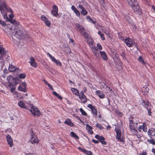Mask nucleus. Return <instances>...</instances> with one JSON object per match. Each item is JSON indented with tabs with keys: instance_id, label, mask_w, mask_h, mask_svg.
I'll return each mask as SVG.
<instances>
[{
	"instance_id": "nucleus-1",
	"label": "nucleus",
	"mask_w": 155,
	"mask_h": 155,
	"mask_svg": "<svg viewBox=\"0 0 155 155\" xmlns=\"http://www.w3.org/2000/svg\"><path fill=\"white\" fill-rule=\"evenodd\" d=\"M27 35L26 32L22 28L17 27L15 28L14 34L13 36L15 38L19 39L24 38Z\"/></svg>"
},
{
	"instance_id": "nucleus-2",
	"label": "nucleus",
	"mask_w": 155,
	"mask_h": 155,
	"mask_svg": "<svg viewBox=\"0 0 155 155\" xmlns=\"http://www.w3.org/2000/svg\"><path fill=\"white\" fill-rule=\"evenodd\" d=\"M3 26L4 27L3 30L5 32L8 34L13 35L15 31L14 28L12 26V25H6L5 24V25Z\"/></svg>"
},
{
	"instance_id": "nucleus-3",
	"label": "nucleus",
	"mask_w": 155,
	"mask_h": 155,
	"mask_svg": "<svg viewBox=\"0 0 155 155\" xmlns=\"http://www.w3.org/2000/svg\"><path fill=\"white\" fill-rule=\"evenodd\" d=\"M8 7L6 5L4 0H0V11L2 14H3V11L8 10Z\"/></svg>"
},
{
	"instance_id": "nucleus-4",
	"label": "nucleus",
	"mask_w": 155,
	"mask_h": 155,
	"mask_svg": "<svg viewBox=\"0 0 155 155\" xmlns=\"http://www.w3.org/2000/svg\"><path fill=\"white\" fill-rule=\"evenodd\" d=\"M7 51L2 47H0V60L1 62H4V58H5Z\"/></svg>"
},
{
	"instance_id": "nucleus-5",
	"label": "nucleus",
	"mask_w": 155,
	"mask_h": 155,
	"mask_svg": "<svg viewBox=\"0 0 155 155\" xmlns=\"http://www.w3.org/2000/svg\"><path fill=\"white\" fill-rule=\"evenodd\" d=\"M129 127L130 130L132 133L134 135H136L138 132L137 130H136V126L134 125V121L133 120H130L129 122Z\"/></svg>"
},
{
	"instance_id": "nucleus-6",
	"label": "nucleus",
	"mask_w": 155,
	"mask_h": 155,
	"mask_svg": "<svg viewBox=\"0 0 155 155\" xmlns=\"http://www.w3.org/2000/svg\"><path fill=\"white\" fill-rule=\"evenodd\" d=\"M115 131L116 133V139L118 140V141H120L123 143H124V140L123 138H121V132L120 130L117 129L115 128Z\"/></svg>"
},
{
	"instance_id": "nucleus-7",
	"label": "nucleus",
	"mask_w": 155,
	"mask_h": 155,
	"mask_svg": "<svg viewBox=\"0 0 155 155\" xmlns=\"http://www.w3.org/2000/svg\"><path fill=\"white\" fill-rule=\"evenodd\" d=\"M30 110L34 116H38L40 115V111L35 106L31 107Z\"/></svg>"
},
{
	"instance_id": "nucleus-8",
	"label": "nucleus",
	"mask_w": 155,
	"mask_h": 155,
	"mask_svg": "<svg viewBox=\"0 0 155 155\" xmlns=\"http://www.w3.org/2000/svg\"><path fill=\"white\" fill-rule=\"evenodd\" d=\"M132 9L134 10V12L137 14H141L142 12L141 9L140 8L139 5L138 3L131 7Z\"/></svg>"
},
{
	"instance_id": "nucleus-9",
	"label": "nucleus",
	"mask_w": 155,
	"mask_h": 155,
	"mask_svg": "<svg viewBox=\"0 0 155 155\" xmlns=\"http://www.w3.org/2000/svg\"><path fill=\"white\" fill-rule=\"evenodd\" d=\"M26 84L25 82H22L18 87V90L24 92L26 91Z\"/></svg>"
},
{
	"instance_id": "nucleus-10",
	"label": "nucleus",
	"mask_w": 155,
	"mask_h": 155,
	"mask_svg": "<svg viewBox=\"0 0 155 155\" xmlns=\"http://www.w3.org/2000/svg\"><path fill=\"white\" fill-rule=\"evenodd\" d=\"M58 8L55 5L53 6L52 10L51 12V14L54 16L57 17L58 16Z\"/></svg>"
},
{
	"instance_id": "nucleus-11",
	"label": "nucleus",
	"mask_w": 155,
	"mask_h": 155,
	"mask_svg": "<svg viewBox=\"0 0 155 155\" xmlns=\"http://www.w3.org/2000/svg\"><path fill=\"white\" fill-rule=\"evenodd\" d=\"M41 19L44 23L48 27H49L51 25V23L45 15H43L41 17Z\"/></svg>"
},
{
	"instance_id": "nucleus-12",
	"label": "nucleus",
	"mask_w": 155,
	"mask_h": 155,
	"mask_svg": "<svg viewBox=\"0 0 155 155\" xmlns=\"http://www.w3.org/2000/svg\"><path fill=\"white\" fill-rule=\"evenodd\" d=\"M30 141L32 144L34 143H37L39 141L37 137L35 134H33L31 135V137L30 139Z\"/></svg>"
},
{
	"instance_id": "nucleus-13",
	"label": "nucleus",
	"mask_w": 155,
	"mask_h": 155,
	"mask_svg": "<svg viewBox=\"0 0 155 155\" xmlns=\"http://www.w3.org/2000/svg\"><path fill=\"white\" fill-rule=\"evenodd\" d=\"M95 138L98 140L100 142L104 145H105L106 143V142L104 141L105 139L102 136H99L97 134L95 135Z\"/></svg>"
},
{
	"instance_id": "nucleus-14",
	"label": "nucleus",
	"mask_w": 155,
	"mask_h": 155,
	"mask_svg": "<svg viewBox=\"0 0 155 155\" xmlns=\"http://www.w3.org/2000/svg\"><path fill=\"white\" fill-rule=\"evenodd\" d=\"M125 42L129 47H132L133 45V41L130 38H127L125 40Z\"/></svg>"
},
{
	"instance_id": "nucleus-15",
	"label": "nucleus",
	"mask_w": 155,
	"mask_h": 155,
	"mask_svg": "<svg viewBox=\"0 0 155 155\" xmlns=\"http://www.w3.org/2000/svg\"><path fill=\"white\" fill-rule=\"evenodd\" d=\"M29 60V62L30 63L31 65L34 68H36L37 66V64L35 62L34 58L32 57H31Z\"/></svg>"
},
{
	"instance_id": "nucleus-16",
	"label": "nucleus",
	"mask_w": 155,
	"mask_h": 155,
	"mask_svg": "<svg viewBox=\"0 0 155 155\" xmlns=\"http://www.w3.org/2000/svg\"><path fill=\"white\" fill-rule=\"evenodd\" d=\"M78 149L87 155H92V153L91 151L86 150L80 147H79L78 148Z\"/></svg>"
},
{
	"instance_id": "nucleus-17",
	"label": "nucleus",
	"mask_w": 155,
	"mask_h": 155,
	"mask_svg": "<svg viewBox=\"0 0 155 155\" xmlns=\"http://www.w3.org/2000/svg\"><path fill=\"white\" fill-rule=\"evenodd\" d=\"M7 140L8 144L10 145V147L13 146V141L11 136L9 135L6 137Z\"/></svg>"
},
{
	"instance_id": "nucleus-18",
	"label": "nucleus",
	"mask_w": 155,
	"mask_h": 155,
	"mask_svg": "<svg viewBox=\"0 0 155 155\" xmlns=\"http://www.w3.org/2000/svg\"><path fill=\"white\" fill-rule=\"evenodd\" d=\"M76 28L79 30L81 33H84L85 31L84 28L79 24L77 23L75 25Z\"/></svg>"
},
{
	"instance_id": "nucleus-19",
	"label": "nucleus",
	"mask_w": 155,
	"mask_h": 155,
	"mask_svg": "<svg viewBox=\"0 0 155 155\" xmlns=\"http://www.w3.org/2000/svg\"><path fill=\"white\" fill-rule=\"evenodd\" d=\"M7 79L8 82L10 84H13L14 83V78L11 75L7 77Z\"/></svg>"
},
{
	"instance_id": "nucleus-20",
	"label": "nucleus",
	"mask_w": 155,
	"mask_h": 155,
	"mask_svg": "<svg viewBox=\"0 0 155 155\" xmlns=\"http://www.w3.org/2000/svg\"><path fill=\"white\" fill-rule=\"evenodd\" d=\"M148 134L150 137L155 136V129L151 128L149 129L148 131Z\"/></svg>"
},
{
	"instance_id": "nucleus-21",
	"label": "nucleus",
	"mask_w": 155,
	"mask_h": 155,
	"mask_svg": "<svg viewBox=\"0 0 155 155\" xmlns=\"http://www.w3.org/2000/svg\"><path fill=\"white\" fill-rule=\"evenodd\" d=\"M87 41L89 44V45L92 48L94 47V46L93 45V41L92 39L90 37L87 38Z\"/></svg>"
},
{
	"instance_id": "nucleus-22",
	"label": "nucleus",
	"mask_w": 155,
	"mask_h": 155,
	"mask_svg": "<svg viewBox=\"0 0 155 155\" xmlns=\"http://www.w3.org/2000/svg\"><path fill=\"white\" fill-rule=\"evenodd\" d=\"M139 130L140 131V130H143L144 132H146L147 131V127L145 124H143L140 126L139 127Z\"/></svg>"
},
{
	"instance_id": "nucleus-23",
	"label": "nucleus",
	"mask_w": 155,
	"mask_h": 155,
	"mask_svg": "<svg viewBox=\"0 0 155 155\" xmlns=\"http://www.w3.org/2000/svg\"><path fill=\"white\" fill-rule=\"evenodd\" d=\"M100 53L103 59L105 61H107V57L105 52L104 51H100Z\"/></svg>"
},
{
	"instance_id": "nucleus-24",
	"label": "nucleus",
	"mask_w": 155,
	"mask_h": 155,
	"mask_svg": "<svg viewBox=\"0 0 155 155\" xmlns=\"http://www.w3.org/2000/svg\"><path fill=\"white\" fill-rule=\"evenodd\" d=\"M141 104L144 107H145L146 108H147V107H151V104L149 102L147 101H143V102L141 103Z\"/></svg>"
},
{
	"instance_id": "nucleus-25",
	"label": "nucleus",
	"mask_w": 155,
	"mask_h": 155,
	"mask_svg": "<svg viewBox=\"0 0 155 155\" xmlns=\"http://www.w3.org/2000/svg\"><path fill=\"white\" fill-rule=\"evenodd\" d=\"M96 94L100 98H103L105 97V95L101 91H96Z\"/></svg>"
},
{
	"instance_id": "nucleus-26",
	"label": "nucleus",
	"mask_w": 155,
	"mask_h": 155,
	"mask_svg": "<svg viewBox=\"0 0 155 155\" xmlns=\"http://www.w3.org/2000/svg\"><path fill=\"white\" fill-rule=\"evenodd\" d=\"M86 129L87 130L88 132L90 134H93V131L92 129V128L89 125L87 124L86 126Z\"/></svg>"
},
{
	"instance_id": "nucleus-27",
	"label": "nucleus",
	"mask_w": 155,
	"mask_h": 155,
	"mask_svg": "<svg viewBox=\"0 0 155 155\" xmlns=\"http://www.w3.org/2000/svg\"><path fill=\"white\" fill-rule=\"evenodd\" d=\"M127 1L128 4L131 7L137 3L136 0H127Z\"/></svg>"
},
{
	"instance_id": "nucleus-28",
	"label": "nucleus",
	"mask_w": 155,
	"mask_h": 155,
	"mask_svg": "<svg viewBox=\"0 0 155 155\" xmlns=\"http://www.w3.org/2000/svg\"><path fill=\"white\" fill-rule=\"evenodd\" d=\"M8 70L10 72H15L18 70V69L15 68V67L13 65H10L9 66Z\"/></svg>"
},
{
	"instance_id": "nucleus-29",
	"label": "nucleus",
	"mask_w": 155,
	"mask_h": 155,
	"mask_svg": "<svg viewBox=\"0 0 155 155\" xmlns=\"http://www.w3.org/2000/svg\"><path fill=\"white\" fill-rule=\"evenodd\" d=\"M18 105L21 108L26 109L25 104L22 101H20L18 103Z\"/></svg>"
},
{
	"instance_id": "nucleus-30",
	"label": "nucleus",
	"mask_w": 155,
	"mask_h": 155,
	"mask_svg": "<svg viewBox=\"0 0 155 155\" xmlns=\"http://www.w3.org/2000/svg\"><path fill=\"white\" fill-rule=\"evenodd\" d=\"M92 51L94 52V53L96 58H98L99 56V54L97 51V49L96 48H94V47L92 48Z\"/></svg>"
},
{
	"instance_id": "nucleus-31",
	"label": "nucleus",
	"mask_w": 155,
	"mask_h": 155,
	"mask_svg": "<svg viewBox=\"0 0 155 155\" xmlns=\"http://www.w3.org/2000/svg\"><path fill=\"white\" fill-rule=\"evenodd\" d=\"M70 134V136L73 138H74L75 139H79V137L77 136L74 132H71Z\"/></svg>"
},
{
	"instance_id": "nucleus-32",
	"label": "nucleus",
	"mask_w": 155,
	"mask_h": 155,
	"mask_svg": "<svg viewBox=\"0 0 155 155\" xmlns=\"http://www.w3.org/2000/svg\"><path fill=\"white\" fill-rule=\"evenodd\" d=\"M9 21L12 23L14 24V25L17 26L19 25V23L18 21H16L15 20L11 19L9 20Z\"/></svg>"
},
{
	"instance_id": "nucleus-33",
	"label": "nucleus",
	"mask_w": 155,
	"mask_h": 155,
	"mask_svg": "<svg viewBox=\"0 0 155 155\" xmlns=\"http://www.w3.org/2000/svg\"><path fill=\"white\" fill-rule=\"evenodd\" d=\"M86 97L85 95L84 94L82 91H81L79 94V98L80 100H82V98H84V101L85 100V98Z\"/></svg>"
},
{
	"instance_id": "nucleus-34",
	"label": "nucleus",
	"mask_w": 155,
	"mask_h": 155,
	"mask_svg": "<svg viewBox=\"0 0 155 155\" xmlns=\"http://www.w3.org/2000/svg\"><path fill=\"white\" fill-rule=\"evenodd\" d=\"M52 93L53 95L56 96L60 100H62V97H61L55 91H53Z\"/></svg>"
},
{
	"instance_id": "nucleus-35",
	"label": "nucleus",
	"mask_w": 155,
	"mask_h": 155,
	"mask_svg": "<svg viewBox=\"0 0 155 155\" xmlns=\"http://www.w3.org/2000/svg\"><path fill=\"white\" fill-rule=\"evenodd\" d=\"M26 75L25 74L21 73L18 75V77L20 79H24L26 77Z\"/></svg>"
},
{
	"instance_id": "nucleus-36",
	"label": "nucleus",
	"mask_w": 155,
	"mask_h": 155,
	"mask_svg": "<svg viewBox=\"0 0 155 155\" xmlns=\"http://www.w3.org/2000/svg\"><path fill=\"white\" fill-rule=\"evenodd\" d=\"M139 62L141 63L142 64H144L145 62L143 59V58L141 56H140L138 59Z\"/></svg>"
},
{
	"instance_id": "nucleus-37",
	"label": "nucleus",
	"mask_w": 155,
	"mask_h": 155,
	"mask_svg": "<svg viewBox=\"0 0 155 155\" xmlns=\"http://www.w3.org/2000/svg\"><path fill=\"white\" fill-rule=\"evenodd\" d=\"M71 90L72 92L75 94H77L79 93V91L77 89L74 88H71Z\"/></svg>"
},
{
	"instance_id": "nucleus-38",
	"label": "nucleus",
	"mask_w": 155,
	"mask_h": 155,
	"mask_svg": "<svg viewBox=\"0 0 155 155\" xmlns=\"http://www.w3.org/2000/svg\"><path fill=\"white\" fill-rule=\"evenodd\" d=\"M81 14L83 15H86L87 14V12L86 11L85 8L82 9L81 12Z\"/></svg>"
},
{
	"instance_id": "nucleus-39",
	"label": "nucleus",
	"mask_w": 155,
	"mask_h": 155,
	"mask_svg": "<svg viewBox=\"0 0 155 155\" xmlns=\"http://www.w3.org/2000/svg\"><path fill=\"white\" fill-rule=\"evenodd\" d=\"M147 141L153 145H155V141L153 139H147Z\"/></svg>"
},
{
	"instance_id": "nucleus-40",
	"label": "nucleus",
	"mask_w": 155,
	"mask_h": 155,
	"mask_svg": "<svg viewBox=\"0 0 155 155\" xmlns=\"http://www.w3.org/2000/svg\"><path fill=\"white\" fill-rule=\"evenodd\" d=\"M48 54V55L49 57L51 59L52 61L54 62L56 59L55 58L52 56L50 53H47Z\"/></svg>"
},
{
	"instance_id": "nucleus-41",
	"label": "nucleus",
	"mask_w": 155,
	"mask_h": 155,
	"mask_svg": "<svg viewBox=\"0 0 155 155\" xmlns=\"http://www.w3.org/2000/svg\"><path fill=\"white\" fill-rule=\"evenodd\" d=\"M48 54V55L49 57L51 59L52 61L54 62L56 59L55 58L52 56L50 53H47Z\"/></svg>"
},
{
	"instance_id": "nucleus-42",
	"label": "nucleus",
	"mask_w": 155,
	"mask_h": 155,
	"mask_svg": "<svg viewBox=\"0 0 155 155\" xmlns=\"http://www.w3.org/2000/svg\"><path fill=\"white\" fill-rule=\"evenodd\" d=\"M54 62L58 66H60L61 65V63L58 60L56 59Z\"/></svg>"
},
{
	"instance_id": "nucleus-43",
	"label": "nucleus",
	"mask_w": 155,
	"mask_h": 155,
	"mask_svg": "<svg viewBox=\"0 0 155 155\" xmlns=\"http://www.w3.org/2000/svg\"><path fill=\"white\" fill-rule=\"evenodd\" d=\"M82 34L83 35L84 37L86 39H87V38L90 37H89L88 34L87 33L85 32V31H84V33H82Z\"/></svg>"
},
{
	"instance_id": "nucleus-44",
	"label": "nucleus",
	"mask_w": 155,
	"mask_h": 155,
	"mask_svg": "<svg viewBox=\"0 0 155 155\" xmlns=\"http://www.w3.org/2000/svg\"><path fill=\"white\" fill-rule=\"evenodd\" d=\"M91 110L94 115H97V110L95 109V107H94Z\"/></svg>"
},
{
	"instance_id": "nucleus-45",
	"label": "nucleus",
	"mask_w": 155,
	"mask_h": 155,
	"mask_svg": "<svg viewBox=\"0 0 155 155\" xmlns=\"http://www.w3.org/2000/svg\"><path fill=\"white\" fill-rule=\"evenodd\" d=\"M96 127L99 128L100 130H102L103 129V127L99 123H97L96 124Z\"/></svg>"
},
{
	"instance_id": "nucleus-46",
	"label": "nucleus",
	"mask_w": 155,
	"mask_h": 155,
	"mask_svg": "<svg viewBox=\"0 0 155 155\" xmlns=\"http://www.w3.org/2000/svg\"><path fill=\"white\" fill-rule=\"evenodd\" d=\"M79 110L82 115H87L86 113L82 108H81Z\"/></svg>"
},
{
	"instance_id": "nucleus-47",
	"label": "nucleus",
	"mask_w": 155,
	"mask_h": 155,
	"mask_svg": "<svg viewBox=\"0 0 155 155\" xmlns=\"http://www.w3.org/2000/svg\"><path fill=\"white\" fill-rule=\"evenodd\" d=\"M69 43L70 45L71 46H73L74 44V40L72 39H70Z\"/></svg>"
},
{
	"instance_id": "nucleus-48",
	"label": "nucleus",
	"mask_w": 155,
	"mask_h": 155,
	"mask_svg": "<svg viewBox=\"0 0 155 155\" xmlns=\"http://www.w3.org/2000/svg\"><path fill=\"white\" fill-rule=\"evenodd\" d=\"M74 12L75 13L76 15L78 17H79L80 15V13L79 11L76 9L74 11Z\"/></svg>"
},
{
	"instance_id": "nucleus-49",
	"label": "nucleus",
	"mask_w": 155,
	"mask_h": 155,
	"mask_svg": "<svg viewBox=\"0 0 155 155\" xmlns=\"http://www.w3.org/2000/svg\"><path fill=\"white\" fill-rule=\"evenodd\" d=\"M68 125L70 126H72L74 125V124L69 119H68Z\"/></svg>"
},
{
	"instance_id": "nucleus-50",
	"label": "nucleus",
	"mask_w": 155,
	"mask_h": 155,
	"mask_svg": "<svg viewBox=\"0 0 155 155\" xmlns=\"http://www.w3.org/2000/svg\"><path fill=\"white\" fill-rule=\"evenodd\" d=\"M151 107H147V110H148V114L150 115H151V114H150L151 113Z\"/></svg>"
},
{
	"instance_id": "nucleus-51",
	"label": "nucleus",
	"mask_w": 155,
	"mask_h": 155,
	"mask_svg": "<svg viewBox=\"0 0 155 155\" xmlns=\"http://www.w3.org/2000/svg\"><path fill=\"white\" fill-rule=\"evenodd\" d=\"M87 18L89 20V21H91L93 24H95V22L93 20L91 19L89 17L87 16Z\"/></svg>"
},
{
	"instance_id": "nucleus-52",
	"label": "nucleus",
	"mask_w": 155,
	"mask_h": 155,
	"mask_svg": "<svg viewBox=\"0 0 155 155\" xmlns=\"http://www.w3.org/2000/svg\"><path fill=\"white\" fill-rule=\"evenodd\" d=\"M87 107L91 109V110L92 109H93L94 107L93 106L92 104H89L88 105Z\"/></svg>"
},
{
	"instance_id": "nucleus-53",
	"label": "nucleus",
	"mask_w": 155,
	"mask_h": 155,
	"mask_svg": "<svg viewBox=\"0 0 155 155\" xmlns=\"http://www.w3.org/2000/svg\"><path fill=\"white\" fill-rule=\"evenodd\" d=\"M125 18L126 20H127L128 21H130V18L127 15L125 16Z\"/></svg>"
},
{
	"instance_id": "nucleus-54",
	"label": "nucleus",
	"mask_w": 155,
	"mask_h": 155,
	"mask_svg": "<svg viewBox=\"0 0 155 155\" xmlns=\"http://www.w3.org/2000/svg\"><path fill=\"white\" fill-rule=\"evenodd\" d=\"M0 24L2 26H5V22L4 21H2L0 19Z\"/></svg>"
},
{
	"instance_id": "nucleus-55",
	"label": "nucleus",
	"mask_w": 155,
	"mask_h": 155,
	"mask_svg": "<svg viewBox=\"0 0 155 155\" xmlns=\"http://www.w3.org/2000/svg\"><path fill=\"white\" fill-rule=\"evenodd\" d=\"M97 48H98V49L99 50H101L102 49V48L101 46V45L99 44H97Z\"/></svg>"
},
{
	"instance_id": "nucleus-56",
	"label": "nucleus",
	"mask_w": 155,
	"mask_h": 155,
	"mask_svg": "<svg viewBox=\"0 0 155 155\" xmlns=\"http://www.w3.org/2000/svg\"><path fill=\"white\" fill-rule=\"evenodd\" d=\"M100 37H101V39L104 40H105V38L104 37V35L103 34H102L101 35H100Z\"/></svg>"
},
{
	"instance_id": "nucleus-57",
	"label": "nucleus",
	"mask_w": 155,
	"mask_h": 155,
	"mask_svg": "<svg viewBox=\"0 0 155 155\" xmlns=\"http://www.w3.org/2000/svg\"><path fill=\"white\" fill-rule=\"evenodd\" d=\"M92 141L95 143H98L99 142V141L95 140L94 139H92Z\"/></svg>"
},
{
	"instance_id": "nucleus-58",
	"label": "nucleus",
	"mask_w": 155,
	"mask_h": 155,
	"mask_svg": "<svg viewBox=\"0 0 155 155\" xmlns=\"http://www.w3.org/2000/svg\"><path fill=\"white\" fill-rule=\"evenodd\" d=\"M78 8H79L81 9V10L83 9L84 8V7L82 5H78Z\"/></svg>"
},
{
	"instance_id": "nucleus-59",
	"label": "nucleus",
	"mask_w": 155,
	"mask_h": 155,
	"mask_svg": "<svg viewBox=\"0 0 155 155\" xmlns=\"http://www.w3.org/2000/svg\"><path fill=\"white\" fill-rule=\"evenodd\" d=\"M71 9L74 12L77 9L74 6H72L71 7Z\"/></svg>"
},
{
	"instance_id": "nucleus-60",
	"label": "nucleus",
	"mask_w": 155,
	"mask_h": 155,
	"mask_svg": "<svg viewBox=\"0 0 155 155\" xmlns=\"http://www.w3.org/2000/svg\"><path fill=\"white\" fill-rule=\"evenodd\" d=\"M85 100L84 101V98H82V100H81L82 101V102L83 103H85L87 101V98L86 97L85 98Z\"/></svg>"
},
{
	"instance_id": "nucleus-61",
	"label": "nucleus",
	"mask_w": 155,
	"mask_h": 155,
	"mask_svg": "<svg viewBox=\"0 0 155 155\" xmlns=\"http://www.w3.org/2000/svg\"><path fill=\"white\" fill-rule=\"evenodd\" d=\"M48 86L49 87V88L50 89H51L52 90H53V87H51V86L49 84H48Z\"/></svg>"
},
{
	"instance_id": "nucleus-62",
	"label": "nucleus",
	"mask_w": 155,
	"mask_h": 155,
	"mask_svg": "<svg viewBox=\"0 0 155 155\" xmlns=\"http://www.w3.org/2000/svg\"><path fill=\"white\" fill-rule=\"evenodd\" d=\"M141 155H147V153L146 152L143 151Z\"/></svg>"
},
{
	"instance_id": "nucleus-63",
	"label": "nucleus",
	"mask_w": 155,
	"mask_h": 155,
	"mask_svg": "<svg viewBox=\"0 0 155 155\" xmlns=\"http://www.w3.org/2000/svg\"><path fill=\"white\" fill-rule=\"evenodd\" d=\"M15 90V88H12L11 90V91L12 92H14Z\"/></svg>"
},
{
	"instance_id": "nucleus-64",
	"label": "nucleus",
	"mask_w": 155,
	"mask_h": 155,
	"mask_svg": "<svg viewBox=\"0 0 155 155\" xmlns=\"http://www.w3.org/2000/svg\"><path fill=\"white\" fill-rule=\"evenodd\" d=\"M111 128L110 126L108 125L107 127V130H108L110 129Z\"/></svg>"
}]
</instances>
